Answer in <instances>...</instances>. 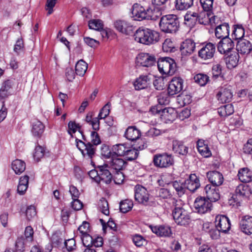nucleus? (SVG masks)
I'll use <instances>...</instances> for the list:
<instances>
[{
	"mask_svg": "<svg viewBox=\"0 0 252 252\" xmlns=\"http://www.w3.org/2000/svg\"><path fill=\"white\" fill-rule=\"evenodd\" d=\"M181 199L173 198L172 204L174 207L172 211V216L175 222L181 226L188 225L190 221V217L189 212L183 208Z\"/></svg>",
	"mask_w": 252,
	"mask_h": 252,
	"instance_id": "1",
	"label": "nucleus"
},
{
	"mask_svg": "<svg viewBox=\"0 0 252 252\" xmlns=\"http://www.w3.org/2000/svg\"><path fill=\"white\" fill-rule=\"evenodd\" d=\"M180 22L178 16L174 14H168L162 16L159 23V28L162 32L167 33H175L179 30Z\"/></svg>",
	"mask_w": 252,
	"mask_h": 252,
	"instance_id": "2",
	"label": "nucleus"
},
{
	"mask_svg": "<svg viewBox=\"0 0 252 252\" xmlns=\"http://www.w3.org/2000/svg\"><path fill=\"white\" fill-rule=\"evenodd\" d=\"M134 39L138 42L146 45L154 44L158 41V32L149 29L139 28L134 34Z\"/></svg>",
	"mask_w": 252,
	"mask_h": 252,
	"instance_id": "3",
	"label": "nucleus"
},
{
	"mask_svg": "<svg viewBox=\"0 0 252 252\" xmlns=\"http://www.w3.org/2000/svg\"><path fill=\"white\" fill-rule=\"evenodd\" d=\"M105 149L108 152L107 153H102V156L109 158V160L107 161L106 165L109 169L113 172H120L125 168L127 164L126 162L115 154H112L108 147H106Z\"/></svg>",
	"mask_w": 252,
	"mask_h": 252,
	"instance_id": "4",
	"label": "nucleus"
},
{
	"mask_svg": "<svg viewBox=\"0 0 252 252\" xmlns=\"http://www.w3.org/2000/svg\"><path fill=\"white\" fill-rule=\"evenodd\" d=\"M158 67L160 73L169 76L173 75L176 71L177 64L173 59L164 57L158 61Z\"/></svg>",
	"mask_w": 252,
	"mask_h": 252,
	"instance_id": "5",
	"label": "nucleus"
},
{
	"mask_svg": "<svg viewBox=\"0 0 252 252\" xmlns=\"http://www.w3.org/2000/svg\"><path fill=\"white\" fill-rule=\"evenodd\" d=\"M173 157L166 153L157 154L153 156V163L155 166L160 168H166L174 164Z\"/></svg>",
	"mask_w": 252,
	"mask_h": 252,
	"instance_id": "6",
	"label": "nucleus"
},
{
	"mask_svg": "<svg viewBox=\"0 0 252 252\" xmlns=\"http://www.w3.org/2000/svg\"><path fill=\"white\" fill-rule=\"evenodd\" d=\"M135 200L138 203L146 206H155L156 203L149 200V194L144 187L137 185L135 187Z\"/></svg>",
	"mask_w": 252,
	"mask_h": 252,
	"instance_id": "7",
	"label": "nucleus"
},
{
	"mask_svg": "<svg viewBox=\"0 0 252 252\" xmlns=\"http://www.w3.org/2000/svg\"><path fill=\"white\" fill-rule=\"evenodd\" d=\"M76 145L77 148L81 152L84 158L87 159H92L95 153L96 148L94 145L89 141H83L78 139H76Z\"/></svg>",
	"mask_w": 252,
	"mask_h": 252,
	"instance_id": "8",
	"label": "nucleus"
},
{
	"mask_svg": "<svg viewBox=\"0 0 252 252\" xmlns=\"http://www.w3.org/2000/svg\"><path fill=\"white\" fill-rule=\"evenodd\" d=\"M193 206L197 213L204 214L211 211L212 204L204 197H198L194 201Z\"/></svg>",
	"mask_w": 252,
	"mask_h": 252,
	"instance_id": "9",
	"label": "nucleus"
},
{
	"mask_svg": "<svg viewBox=\"0 0 252 252\" xmlns=\"http://www.w3.org/2000/svg\"><path fill=\"white\" fill-rule=\"evenodd\" d=\"M205 12H201L199 14L195 12L188 11L185 15L184 19L186 24L189 26H194L197 21L200 24H206L208 22H205Z\"/></svg>",
	"mask_w": 252,
	"mask_h": 252,
	"instance_id": "10",
	"label": "nucleus"
},
{
	"mask_svg": "<svg viewBox=\"0 0 252 252\" xmlns=\"http://www.w3.org/2000/svg\"><path fill=\"white\" fill-rule=\"evenodd\" d=\"M136 63L138 66L150 67L155 64L156 59L155 56L148 53H141L136 58Z\"/></svg>",
	"mask_w": 252,
	"mask_h": 252,
	"instance_id": "11",
	"label": "nucleus"
},
{
	"mask_svg": "<svg viewBox=\"0 0 252 252\" xmlns=\"http://www.w3.org/2000/svg\"><path fill=\"white\" fill-rule=\"evenodd\" d=\"M131 17L134 20L142 21L144 19L148 20V8L145 9L140 4L135 3L132 7Z\"/></svg>",
	"mask_w": 252,
	"mask_h": 252,
	"instance_id": "12",
	"label": "nucleus"
},
{
	"mask_svg": "<svg viewBox=\"0 0 252 252\" xmlns=\"http://www.w3.org/2000/svg\"><path fill=\"white\" fill-rule=\"evenodd\" d=\"M216 52V46L211 42L207 43L198 51V56L203 60L212 59Z\"/></svg>",
	"mask_w": 252,
	"mask_h": 252,
	"instance_id": "13",
	"label": "nucleus"
},
{
	"mask_svg": "<svg viewBox=\"0 0 252 252\" xmlns=\"http://www.w3.org/2000/svg\"><path fill=\"white\" fill-rule=\"evenodd\" d=\"M215 226L224 233H226L231 227L230 220L225 215H217L215 218Z\"/></svg>",
	"mask_w": 252,
	"mask_h": 252,
	"instance_id": "14",
	"label": "nucleus"
},
{
	"mask_svg": "<svg viewBox=\"0 0 252 252\" xmlns=\"http://www.w3.org/2000/svg\"><path fill=\"white\" fill-rule=\"evenodd\" d=\"M214 0H200V4L205 12V22H215L216 16L212 12Z\"/></svg>",
	"mask_w": 252,
	"mask_h": 252,
	"instance_id": "15",
	"label": "nucleus"
},
{
	"mask_svg": "<svg viewBox=\"0 0 252 252\" xmlns=\"http://www.w3.org/2000/svg\"><path fill=\"white\" fill-rule=\"evenodd\" d=\"M183 80L180 77H174L170 82L168 87V94L173 95L180 93L183 89Z\"/></svg>",
	"mask_w": 252,
	"mask_h": 252,
	"instance_id": "16",
	"label": "nucleus"
},
{
	"mask_svg": "<svg viewBox=\"0 0 252 252\" xmlns=\"http://www.w3.org/2000/svg\"><path fill=\"white\" fill-rule=\"evenodd\" d=\"M116 29L120 32L126 35H130L133 33L134 27L125 20H118L114 23Z\"/></svg>",
	"mask_w": 252,
	"mask_h": 252,
	"instance_id": "17",
	"label": "nucleus"
},
{
	"mask_svg": "<svg viewBox=\"0 0 252 252\" xmlns=\"http://www.w3.org/2000/svg\"><path fill=\"white\" fill-rule=\"evenodd\" d=\"M204 191L207 199L210 202H216L220 199V194L217 187L210 184L207 185L204 188Z\"/></svg>",
	"mask_w": 252,
	"mask_h": 252,
	"instance_id": "18",
	"label": "nucleus"
},
{
	"mask_svg": "<svg viewBox=\"0 0 252 252\" xmlns=\"http://www.w3.org/2000/svg\"><path fill=\"white\" fill-rule=\"evenodd\" d=\"M195 49V43L191 39H187L181 44L180 51L183 56H188L193 53Z\"/></svg>",
	"mask_w": 252,
	"mask_h": 252,
	"instance_id": "19",
	"label": "nucleus"
},
{
	"mask_svg": "<svg viewBox=\"0 0 252 252\" xmlns=\"http://www.w3.org/2000/svg\"><path fill=\"white\" fill-rule=\"evenodd\" d=\"M234 47L232 40L229 37L221 39L218 44V51L221 54H226Z\"/></svg>",
	"mask_w": 252,
	"mask_h": 252,
	"instance_id": "20",
	"label": "nucleus"
},
{
	"mask_svg": "<svg viewBox=\"0 0 252 252\" xmlns=\"http://www.w3.org/2000/svg\"><path fill=\"white\" fill-rule=\"evenodd\" d=\"M151 75H141L133 83L135 89L140 90L147 88L151 83Z\"/></svg>",
	"mask_w": 252,
	"mask_h": 252,
	"instance_id": "21",
	"label": "nucleus"
},
{
	"mask_svg": "<svg viewBox=\"0 0 252 252\" xmlns=\"http://www.w3.org/2000/svg\"><path fill=\"white\" fill-rule=\"evenodd\" d=\"M186 189L191 192H194L200 186L199 178L195 174H191L189 178L185 181Z\"/></svg>",
	"mask_w": 252,
	"mask_h": 252,
	"instance_id": "22",
	"label": "nucleus"
},
{
	"mask_svg": "<svg viewBox=\"0 0 252 252\" xmlns=\"http://www.w3.org/2000/svg\"><path fill=\"white\" fill-rule=\"evenodd\" d=\"M218 99L221 103H227L231 101L233 94L231 90L227 87L220 88L217 94Z\"/></svg>",
	"mask_w": 252,
	"mask_h": 252,
	"instance_id": "23",
	"label": "nucleus"
},
{
	"mask_svg": "<svg viewBox=\"0 0 252 252\" xmlns=\"http://www.w3.org/2000/svg\"><path fill=\"white\" fill-rule=\"evenodd\" d=\"M160 113V120L165 123H172L176 117L175 110L172 108L163 109Z\"/></svg>",
	"mask_w": 252,
	"mask_h": 252,
	"instance_id": "24",
	"label": "nucleus"
},
{
	"mask_svg": "<svg viewBox=\"0 0 252 252\" xmlns=\"http://www.w3.org/2000/svg\"><path fill=\"white\" fill-rule=\"evenodd\" d=\"M207 177L212 186L219 187L221 185L223 182V175L220 172L217 171L207 172Z\"/></svg>",
	"mask_w": 252,
	"mask_h": 252,
	"instance_id": "25",
	"label": "nucleus"
},
{
	"mask_svg": "<svg viewBox=\"0 0 252 252\" xmlns=\"http://www.w3.org/2000/svg\"><path fill=\"white\" fill-rule=\"evenodd\" d=\"M99 182L102 181L107 184H110L113 178V176L109 170V168L106 164L99 166Z\"/></svg>",
	"mask_w": 252,
	"mask_h": 252,
	"instance_id": "26",
	"label": "nucleus"
},
{
	"mask_svg": "<svg viewBox=\"0 0 252 252\" xmlns=\"http://www.w3.org/2000/svg\"><path fill=\"white\" fill-rule=\"evenodd\" d=\"M150 227L153 233L160 237H169L172 234L171 228L167 225L151 226Z\"/></svg>",
	"mask_w": 252,
	"mask_h": 252,
	"instance_id": "27",
	"label": "nucleus"
},
{
	"mask_svg": "<svg viewBox=\"0 0 252 252\" xmlns=\"http://www.w3.org/2000/svg\"><path fill=\"white\" fill-rule=\"evenodd\" d=\"M236 49L239 53L248 55L252 50V46L250 41L243 39L238 41Z\"/></svg>",
	"mask_w": 252,
	"mask_h": 252,
	"instance_id": "28",
	"label": "nucleus"
},
{
	"mask_svg": "<svg viewBox=\"0 0 252 252\" xmlns=\"http://www.w3.org/2000/svg\"><path fill=\"white\" fill-rule=\"evenodd\" d=\"M240 226L241 231L247 235L252 234V217L249 216H245L240 222Z\"/></svg>",
	"mask_w": 252,
	"mask_h": 252,
	"instance_id": "29",
	"label": "nucleus"
},
{
	"mask_svg": "<svg viewBox=\"0 0 252 252\" xmlns=\"http://www.w3.org/2000/svg\"><path fill=\"white\" fill-rule=\"evenodd\" d=\"M124 136L129 141H136L140 137L141 132L135 126H129L126 130Z\"/></svg>",
	"mask_w": 252,
	"mask_h": 252,
	"instance_id": "30",
	"label": "nucleus"
},
{
	"mask_svg": "<svg viewBox=\"0 0 252 252\" xmlns=\"http://www.w3.org/2000/svg\"><path fill=\"white\" fill-rule=\"evenodd\" d=\"M235 193L241 197L249 198L252 193V187L250 184H240L235 189Z\"/></svg>",
	"mask_w": 252,
	"mask_h": 252,
	"instance_id": "31",
	"label": "nucleus"
},
{
	"mask_svg": "<svg viewBox=\"0 0 252 252\" xmlns=\"http://www.w3.org/2000/svg\"><path fill=\"white\" fill-rule=\"evenodd\" d=\"M229 25L224 23L217 26L215 29V35L218 38L229 37Z\"/></svg>",
	"mask_w": 252,
	"mask_h": 252,
	"instance_id": "32",
	"label": "nucleus"
},
{
	"mask_svg": "<svg viewBox=\"0 0 252 252\" xmlns=\"http://www.w3.org/2000/svg\"><path fill=\"white\" fill-rule=\"evenodd\" d=\"M13 81L7 80L4 81L0 89V100H1L11 94L10 90L13 86Z\"/></svg>",
	"mask_w": 252,
	"mask_h": 252,
	"instance_id": "33",
	"label": "nucleus"
},
{
	"mask_svg": "<svg viewBox=\"0 0 252 252\" xmlns=\"http://www.w3.org/2000/svg\"><path fill=\"white\" fill-rule=\"evenodd\" d=\"M45 126L43 123L35 120L32 123L31 132L32 135L36 137H40L44 131Z\"/></svg>",
	"mask_w": 252,
	"mask_h": 252,
	"instance_id": "34",
	"label": "nucleus"
},
{
	"mask_svg": "<svg viewBox=\"0 0 252 252\" xmlns=\"http://www.w3.org/2000/svg\"><path fill=\"white\" fill-rule=\"evenodd\" d=\"M172 149L175 153L180 155L185 156L188 153V147L183 142L178 140L173 141Z\"/></svg>",
	"mask_w": 252,
	"mask_h": 252,
	"instance_id": "35",
	"label": "nucleus"
},
{
	"mask_svg": "<svg viewBox=\"0 0 252 252\" xmlns=\"http://www.w3.org/2000/svg\"><path fill=\"white\" fill-rule=\"evenodd\" d=\"M164 10V7L155 6L153 9L148 8V20H156L162 15Z\"/></svg>",
	"mask_w": 252,
	"mask_h": 252,
	"instance_id": "36",
	"label": "nucleus"
},
{
	"mask_svg": "<svg viewBox=\"0 0 252 252\" xmlns=\"http://www.w3.org/2000/svg\"><path fill=\"white\" fill-rule=\"evenodd\" d=\"M239 60V54L237 52H234L231 54L225 59V63L228 69H231L238 65Z\"/></svg>",
	"mask_w": 252,
	"mask_h": 252,
	"instance_id": "37",
	"label": "nucleus"
},
{
	"mask_svg": "<svg viewBox=\"0 0 252 252\" xmlns=\"http://www.w3.org/2000/svg\"><path fill=\"white\" fill-rule=\"evenodd\" d=\"M238 176L242 182L250 183L252 181V172L247 168H243L239 170Z\"/></svg>",
	"mask_w": 252,
	"mask_h": 252,
	"instance_id": "38",
	"label": "nucleus"
},
{
	"mask_svg": "<svg viewBox=\"0 0 252 252\" xmlns=\"http://www.w3.org/2000/svg\"><path fill=\"white\" fill-rule=\"evenodd\" d=\"M29 177L24 175L20 177L19 184L17 187V192L20 195H23L26 191L29 184Z\"/></svg>",
	"mask_w": 252,
	"mask_h": 252,
	"instance_id": "39",
	"label": "nucleus"
},
{
	"mask_svg": "<svg viewBox=\"0 0 252 252\" xmlns=\"http://www.w3.org/2000/svg\"><path fill=\"white\" fill-rule=\"evenodd\" d=\"M11 167L16 174H21L26 169V163L21 159H16L12 161Z\"/></svg>",
	"mask_w": 252,
	"mask_h": 252,
	"instance_id": "40",
	"label": "nucleus"
},
{
	"mask_svg": "<svg viewBox=\"0 0 252 252\" xmlns=\"http://www.w3.org/2000/svg\"><path fill=\"white\" fill-rule=\"evenodd\" d=\"M218 112L221 117H226L234 113V108L232 104L222 106L218 109Z\"/></svg>",
	"mask_w": 252,
	"mask_h": 252,
	"instance_id": "41",
	"label": "nucleus"
},
{
	"mask_svg": "<svg viewBox=\"0 0 252 252\" xmlns=\"http://www.w3.org/2000/svg\"><path fill=\"white\" fill-rule=\"evenodd\" d=\"M93 113L90 112L86 115L85 121L86 122L92 126L94 130H98L99 129L100 122L97 117L93 118Z\"/></svg>",
	"mask_w": 252,
	"mask_h": 252,
	"instance_id": "42",
	"label": "nucleus"
},
{
	"mask_svg": "<svg viewBox=\"0 0 252 252\" xmlns=\"http://www.w3.org/2000/svg\"><path fill=\"white\" fill-rule=\"evenodd\" d=\"M193 5V0H176L175 7L178 10H185Z\"/></svg>",
	"mask_w": 252,
	"mask_h": 252,
	"instance_id": "43",
	"label": "nucleus"
},
{
	"mask_svg": "<svg viewBox=\"0 0 252 252\" xmlns=\"http://www.w3.org/2000/svg\"><path fill=\"white\" fill-rule=\"evenodd\" d=\"M245 31L242 25H234L232 36L233 39L241 40L244 36Z\"/></svg>",
	"mask_w": 252,
	"mask_h": 252,
	"instance_id": "44",
	"label": "nucleus"
},
{
	"mask_svg": "<svg viewBox=\"0 0 252 252\" xmlns=\"http://www.w3.org/2000/svg\"><path fill=\"white\" fill-rule=\"evenodd\" d=\"M88 68V64L83 60H79L75 65V73L77 75L83 76Z\"/></svg>",
	"mask_w": 252,
	"mask_h": 252,
	"instance_id": "45",
	"label": "nucleus"
},
{
	"mask_svg": "<svg viewBox=\"0 0 252 252\" xmlns=\"http://www.w3.org/2000/svg\"><path fill=\"white\" fill-rule=\"evenodd\" d=\"M68 132L70 135L71 133H74L78 129L79 132L82 134V139L84 141L86 140V138L83 134V132L80 130V126L78 124H76L75 122L70 121L68 124Z\"/></svg>",
	"mask_w": 252,
	"mask_h": 252,
	"instance_id": "46",
	"label": "nucleus"
},
{
	"mask_svg": "<svg viewBox=\"0 0 252 252\" xmlns=\"http://www.w3.org/2000/svg\"><path fill=\"white\" fill-rule=\"evenodd\" d=\"M128 147H126L125 145L122 144H119L114 146L113 147V153L112 154H115L118 156H125Z\"/></svg>",
	"mask_w": 252,
	"mask_h": 252,
	"instance_id": "47",
	"label": "nucleus"
},
{
	"mask_svg": "<svg viewBox=\"0 0 252 252\" xmlns=\"http://www.w3.org/2000/svg\"><path fill=\"white\" fill-rule=\"evenodd\" d=\"M133 205L131 200L126 199L120 203V210L122 213H126L132 209Z\"/></svg>",
	"mask_w": 252,
	"mask_h": 252,
	"instance_id": "48",
	"label": "nucleus"
},
{
	"mask_svg": "<svg viewBox=\"0 0 252 252\" xmlns=\"http://www.w3.org/2000/svg\"><path fill=\"white\" fill-rule=\"evenodd\" d=\"M195 82L201 86H205L209 81V77L205 74L199 73L194 77Z\"/></svg>",
	"mask_w": 252,
	"mask_h": 252,
	"instance_id": "49",
	"label": "nucleus"
},
{
	"mask_svg": "<svg viewBox=\"0 0 252 252\" xmlns=\"http://www.w3.org/2000/svg\"><path fill=\"white\" fill-rule=\"evenodd\" d=\"M139 152L134 147H128L124 157L127 160H133L137 158Z\"/></svg>",
	"mask_w": 252,
	"mask_h": 252,
	"instance_id": "50",
	"label": "nucleus"
},
{
	"mask_svg": "<svg viewBox=\"0 0 252 252\" xmlns=\"http://www.w3.org/2000/svg\"><path fill=\"white\" fill-rule=\"evenodd\" d=\"M111 103L109 102L107 103L100 110L97 118L99 121L100 120L104 119L107 117L109 113L110 110Z\"/></svg>",
	"mask_w": 252,
	"mask_h": 252,
	"instance_id": "51",
	"label": "nucleus"
},
{
	"mask_svg": "<svg viewBox=\"0 0 252 252\" xmlns=\"http://www.w3.org/2000/svg\"><path fill=\"white\" fill-rule=\"evenodd\" d=\"M89 27L91 29L99 31L103 28V24L100 20L93 19L89 22Z\"/></svg>",
	"mask_w": 252,
	"mask_h": 252,
	"instance_id": "52",
	"label": "nucleus"
},
{
	"mask_svg": "<svg viewBox=\"0 0 252 252\" xmlns=\"http://www.w3.org/2000/svg\"><path fill=\"white\" fill-rule=\"evenodd\" d=\"M157 195L162 199H168L172 196L170 190L165 188H160L157 190Z\"/></svg>",
	"mask_w": 252,
	"mask_h": 252,
	"instance_id": "53",
	"label": "nucleus"
},
{
	"mask_svg": "<svg viewBox=\"0 0 252 252\" xmlns=\"http://www.w3.org/2000/svg\"><path fill=\"white\" fill-rule=\"evenodd\" d=\"M99 205L101 212L105 215L108 216L109 214L108 203L106 199L102 198L100 200Z\"/></svg>",
	"mask_w": 252,
	"mask_h": 252,
	"instance_id": "54",
	"label": "nucleus"
},
{
	"mask_svg": "<svg viewBox=\"0 0 252 252\" xmlns=\"http://www.w3.org/2000/svg\"><path fill=\"white\" fill-rule=\"evenodd\" d=\"M172 186L180 195L185 193L186 191V187L185 184L181 183L177 181L172 183Z\"/></svg>",
	"mask_w": 252,
	"mask_h": 252,
	"instance_id": "55",
	"label": "nucleus"
},
{
	"mask_svg": "<svg viewBox=\"0 0 252 252\" xmlns=\"http://www.w3.org/2000/svg\"><path fill=\"white\" fill-rule=\"evenodd\" d=\"M174 47V44L170 38L166 39L162 44V50L164 52H171Z\"/></svg>",
	"mask_w": 252,
	"mask_h": 252,
	"instance_id": "56",
	"label": "nucleus"
},
{
	"mask_svg": "<svg viewBox=\"0 0 252 252\" xmlns=\"http://www.w3.org/2000/svg\"><path fill=\"white\" fill-rule=\"evenodd\" d=\"M81 239L84 246L85 247L93 246L94 238L88 233L81 235Z\"/></svg>",
	"mask_w": 252,
	"mask_h": 252,
	"instance_id": "57",
	"label": "nucleus"
},
{
	"mask_svg": "<svg viewBox=\"0 0 252 252\" xmlns=\"http://www.w3.org/2000/svg\"><path fill=\"white\" fill-rule=\"evenodd\" d=\"M241 198V197L239 196L238 193H235L228 200V204L233 207H238L240 206Z\"/></svg>",
	"mask_w": 252,
	"mask_h": 252,
	"instance_id": "58",
	"label": "nucleus"
},
{
	"mask_svg": "<svg viewBox=\"0 0 252 252\" xmlns=\"http://www.w3.org/2000/svg\"><path fill=\"white\" fill-rule=\"evenodd\" d=\"M132 241L135 245L140 247L147 243L146 240L140 235H135L132 238Z\"/></svg>",
	"mask_w": 252,
	"mask_h": 252,
	"instance_id": "59",
	"label": "nucleus"
},
{
	"mask_svg": "<svg viewBox=\"0 0 252 252\" xmlns=\"http://www.w3.org/2000/svg\"><path fill=\"white\" fill-rule=\"evenodd\" d=\"M16 250L17 252H22L25 249V238L23 236L18 237L15 242Z\"/></svg>",
	"mask_w": 252,
	"mask_h": 252,
	"instance_id": "60",
	"label": "nucleus"
},
{
	"mask_svg": "<svg viewBox=\"0 0 252 252\" xmlns=\"http://www.w3.org/2000/svg\"><path fill=\"white\" fill-rule=\"evenodd\" d=\"M153 85L156 90H162L165 88V83L163 77H158L153 82Z\"/></svg>",
	"mask_w": 252,
	"mask_h": 252,
	"instance_id": "61",
	"label": "nucleus"
},
{
	"mask_svg": "<svg viewBox=\"0 0 252 252\" xmlns=\"http://www.w3.org/2000/svg\"><path fill=\"white\" fill-rule=\"evenodd\" d=\"M157 97L158 101L161 105L168 104L169 102V96L165 93H161Z\"/></svg>",
	"mask_w": 252,
	"mask_h": 252,
	"instance_id": "62",
	"label": "nucleus"
},
{
	"mask_svg": "<svg viewBox=\"0 0 252 252\" xmlns=\"http://www.w3.org/2000/svg\"><path fill=\"white\" fill-rule=\"evenodd\" d=\"M96 131V130H94V131H92L91 133V141L90 142L92 145H94V147L101 143L100 137Z\"/></svg>",
	"mask_w": 252,
	"mask_h": 252,
	"instance_id": "63",
	"label": "nucleus"
},
{
	"mask_svg": "<svg viewBox=\"0 0 252 252\" xmlns=\"http://www.w3.org/2000/svg\"><path fill=\"white\" fill-rule=\"evenodd\" d=\"M64 245L68 252H73L76 248V242L74 239H69L65 241Z\"/></svg>",
	"mask_w": 252,
	"mask_h": 252,
	"instance_id": "64",
	"label": "nucleus"
}]
</instances>
